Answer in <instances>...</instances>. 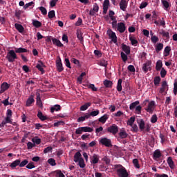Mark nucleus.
Wrapping results in <instances>:
<instances>
[{
  "label": "nucleus",
  "instance_id": "nucleus-1",
  "mask_svg": "<svg viewBox=\"0 0 177 177\" xmlns=\"http://www.w3.org/2000/svg\"><path fill=\"white\" fill-rule=\"evenodd\" d=\"M116 174L118 177H129V174L127 171V169L121 165H117L115 166Z\"/></svg>",
  "mask_w": 177,
  "mask_h": 177
},
{
  "label": "nucleus",
  "instance_id": "nucleus-2",
  "mask_svg": "<svg viewBox=\"0 0 177 177\" xmlns=\"http://www.w3.org/2000/svg\"><path fill=\"white\" fill-rule=\"evenodd\" d=\"M6 58L9 62V63H13L15 60L17 59V55L16 54V51L14 50H10L8 52Z\"/></svg>",
  "mask_w": 177,
  "mask_h": 177
},
{
  "label": "nucleus",
  "instance_id": "nucleus-3",
  "mask_svg": "<svg viewBox=\"0 0 177 177\" xmlns=\"http://www.w3.org/2000/svg\"><path fill=\"white\" fill-rule=\"evenodd\" d=\"M99 143L100 145H102V146H105V147H113L111 140L106 137L100 138Z\"/></svg>",
  "mask_w": 177,
  "mask_h": 177
},
{
  "label": "nucleus",
  "instance_id": "nucleus-4",
  "mask_svg": "<svg viewBox=\"0 0 177 177\" xmlns=\"http://www.w3.org/2000/svg\"><path fill=\"white\" fill-rule=\"evenodd\" d=\"M156 106V102L154 101H150L147 107L145 108V110L147 113H149V114H153V112L154 111V107Z\"/></svg>",
  "mask_w": 177,
  "mask_h": 177
},
{
  "label": "nucleus",
  "instance_id": "nucleus-5",
  "mask_svg": "<svg viewBox=\"0 0 177 177\" xmlns=\"http://www.w3.org/2000/svg\"><path fill=\"white\" fill-rule=\"evenodd\" d=\"M56 67L58 73H62L64 70L63 63H62V59L59 56L57 57V59L56 60Z\"/></svg>",
  "mask_w": 177,
  "mask_h": 177
},
{
  "label": "nucleus",
  "instance_id": "nucleus-6",
  "mask_svg": "<svg viewBox=\"0 0 177 177\" xmlns=\"http://www.w3.org/2000/svg\"><path fill=\"white\" fill-rule=\"evenodd\" d=\"M107 132L112 133L113 135H117L118 133V127L115 124L107 128Z\"/></svg>",
  "mask_w": 177,
  "mask_h": 177
},
{
  "label": "nucleus",
  "instance_id": "nucleus-7",
  "mask_svg": "<svg viewBox=\"0 0 177 177\" xmlns=\"http://www.w3.org/2000/svg\"><path fill=\"white\" fill-rule=\"evenodd\" d=\"M151 61H147L146 63L143 64L142 65V70L144 72L147 73L151 70Z\"/></svg>",
  "mask_w": 177,
  "mask_h": 177
},
{
  "label": "nucleus",
  "instance_id": "nucleus-8",
  "mask_svg": "<svg viewBox=\"0 0 177 177\" xmlns=\"http://www.w3.org/2000/svg\"><path fill=\"white\" fill-rule=\"evenodd\" d=\"M108 35L113 44H117V35L112 30L108 31Z\"/></svg>",
  "mask_w": 177,
  "mask_h": 177
},
{
  "label": "nucleus",
  "instance_id": "nucleus-9",
  "mask_svg": "<svg viewBox=\"0 0 177 177\" xmlns=\"http://www.w3.org/2000/svg\"><path fill=\"white\" fill-rule=\"evenodd\" d=\"M36 104L40 109H44V105L42 104V100H41V94L39 93H36Z\"/></svg>",
  "mask_w": 177,
  "mask_h": 177
},
{
  "label": "nucleus",
  "instance_id": "nucleus-10",
  "mask_svg": "<svg viewBox=\"0 0 177 177\" xmlns=\"http://www.w3.org/2000/svg\"><path fill=\"white\" fill-rule=\"evenodd\" d=\"M119 6L121 10L125 12L127 10V8H128V1H127V0H121L119 3Z\"/></svg>",
  "mask_w": 177,
  "mask_h": 177
},
{
  "label": "nucleus",
  "instance_id": "nucleus-11",
  "mask_svg": "<svg viewBox=\"0 0 177 177\" xmlns=\"http://www.w3.org/2000/svg\"><path fill=\"white\" fill-rule=\"evenodd\" d=\"M42 67H45V64H44V62H42V61H39L38 64H37L36 65V68H37L39 71H41V74H44L45 70H44V68Z\"/></svg>",
  "mask_w": 177,
  "mask_h": 177
},
{
  "label": "nucleus",
  "instance_id": "nucleus-12",
  "mask_svg": "<svg viewBox=\"0 0 177 177\" xmlns=\"http://www.w3.org/2000/svg\"><path fill=\"white\" fill-rule=\"evenodd\" d=\"M110 6V0H104L103 3V15H106L107 13V10H109V6Z\"/></svg>",
  "mask_w": 177,
  "mask_h": 177
},
{
  "label": "nucleus",
  "instance_id": "nucleus-13",
  "mask_svg": "<svg viewBox=\"0 0 177 177\" xmlns=\"http://www.w3.org/2000/svg\"><path fill=\"white\" fill-rule=\"evenodd\" d=\"M127 28L125 27V24L123 22H120L118 24V31L120 32V34H122V32H125V30Z\"/></svg>",
  "mask_w": 177,
  "mask_h": 177
},
{
  "label": "nucleus",
  "instance_id": "nucleus-14",
  "mask_svg": "<svg viewBox=\"0 0 177 177\" xmlns=\"http://www.w3.org/2000/svg\"><path fill=\"white\" fill-rule=\"evenodd\" d=\"M165 91H168V84L167 83L166 80L162 82V88H160L159 93H163L165 92Z\"/></svg>",
  "mask_w": 177,
  "mask_h": 177
},
{
  "label": "nucleus",
  "instance_id": "nucleus-15",
  "mask_svg": "<svg viewBox=\"0 0 177 177\" xmlns=\"http://www.w3.org/2000/svg\"><path fill=\"white\" fill-rule=\"evenodd\" d=\"M9 86H10L9 84H8L7 82H3L1 86L0 93H3L5 91H8V89H9Z\"/></svg>",
  "mask_w": 177,
  "mask_h": 177
},
{
  "label": "nucleus",
  "instance_id": "nucleus-16",
  "mask_svg": "<svg viewBox=\"0 0 177 177\" xmlns=\"http://www.w3.org/2000/svg\"><path fill=\"white\" fill-rule=\"evenodd\" d=\"M122 49L123 52L126 53V55H129L131 53V47L129 46H127V44H122Z\"/></svg>",
  "mask_w": 177,
  "mask_h": 177
},
{
  "label": "nucleus",
  "instance_id": "nucleus-17",
  "mask_svg": "<svg viewBox=\"0 0 177 177\" xmlns=\"http://www.w3.org/2000/svg\"><path fill=\"white\" fill-rule=\"evenodd\" d=\"M167 164L171 168V169H174L175 168V163L174 162V160H172V157L169 156L167 158Z\"/></svg>",
  "mask_w": 177,
  "mask_h": 177
},
{
  "label": "nucleus",
  "instance_id": "nucleus-18",
  "mask_svg": "<svg viewBox=\"0 0 177 177\" xmlns=\"http://www.w3.org/2000/svg\"><path fill=\"white\" fill-rule=\"evenodd\" d=\"M77 38L80 41V44L84 45V37H82V32L81 30H77L76 32Z\"/></svg>",
  "mask_w": 177,
  "mask_h": 177
},
{
  "label": "nucleus",
  "instance_id": "nucleus-19",
  "mask_svg": "<svg viewBox=\"0 0 177 177\" xmlns=\"http://www.w3.org/2000/svg\"><path fill=\"white\" fill-rule=\"evenodd\" d=\"M52 41H53V45H56L59 48L63 47V44H62L60 40H59V39H56L55 37H52Z\"/></svg>",
  "mask_w": 177,
  "mask_h": 177
},
{
  "label": "nucleus",
  "instance_id": "nucleus-20",
  "mask_svg": "<svg viewBox=\"0 0 177 177\" xmlns=\"http://www.w3.org/2000/svg\"><path fill=\"white\" fill-rule=\"evenodd\" d=\"M35 102V100H34V95H31L28 97V99L26 101V107H30L31 104Z\"/></svg>",
  "mask_w": 177,
  "mask_h": 177
},
{
  "label": "nucleus",
  "instance_id": "nucleus-21",
  "mask_svg": "<svg viewBox=\"0 0 177 177\" xmlns=\"http://www.w3.org/2000/svg\"><path fill=\"white\" fill-rule=\"evenodd\" d=\"M81 159H82V155L81 154L80 151H77L75 153L73 160L75 162H78V161H80Z\"/></svg>",
  "mask_w": 177,
  "mask_h": 177
},
{
  "label": "nucleus",
  "instance_id": "nucleus-22",
  "mask_svg": "<svg viewBox=\"0 0 177 177\" xmlns=\"http://www.w3.org/2000/svg\"><path fill=\"white\" fill-rule=\"evenodd\" d=\"M15 27L16 30H17V31H19V32H20L21 34H23V32H24V27H23L21 24H15Z\"/></svg>",
  "mask_w": 177,
  "mask_h": 177
},
{
  "label": "nucleus",
  "instance_id": "nucleus-23",
  "mask_svg": "<svg viewBox=\"0 0 177 177\" xmlns=\"http://www.w3.org/2000/svg\"><path fill=\"white\" fill-rule=\"evenodd\" d=\"M62 110V106L59 104H55L50 107V112L55 113V111H60Z\"/></svg>",
  "mask_w": 177,
  "mask_h": 177
},
{
  "label": "nucleus",
  "instance_id": "nucleus-24",
  "mask_svg": "<svg viewBox=\"0 0 177 177\" xmlns=\"http://www.w3.org/2000/svg\"><path fill=\"white\" fill-rule=\"evenodd\" d=\"M20 167V160L17 159L16 160L13 161L10 165V168H12V169H15V168H16V167Z\"/></svg>",
  "mask_w": 177,
  "mask_h": 177
},
{
  "label": "nucleus",
  "instance_id": "nucleus-25",
  "mask_svg": "<svg viewBox=\"0 0 177 177\" xmlns=\"http://www.w3.org/2000/svg\"><path fill=\"white\" fill-rule=\"evenodd\" d=\"M91 160V164H97L99 162V156L94 153Z\"/></svg>",
  "mask_w": 177,
  "mask_h": 177
},
{
  "label": "nucleus",
  "instance_id": "nucleus-26",
  "mask_svg": "<svg viewBox=\"0 0 177 177\" xmlns=\"http://www.w3.org/2000/svg\"><path fill=\"white\" fill-rule=\"evenodd\" d=\"M91 106L92 103L86 102V104L80 106V111H85V110H88V108L91 107Z\"/></svg>",
  "mask_w": 177,
  "mask_h": 177
},
{
  "label": "nucleus",
  "instance_id": "nucleus-27",
  "mask_svg": "<svg viewBox=\"0 0 177 177\" xmlns=\"http://www.w3.org/2000/svg\"><path fill=\"white\" fill-rule=\"evenodd\" d=\"M109 120V115L104 114L101 118L98 119L99 122H102V124H105L106 121Z\"/></svg>",
  "mask_w": 177,
  "mask_h": 177
},
{
  "label": "nucleus",
  "instance_id": "nucleus-28",
  "mask_svg": "<svg viewBox=\"0 0 177 177\" xmlns=\"http://www.w3.org/2000/svg\"><path fill=\"white\" fill-rule=\"evenodd\" d=\"M138 124L140 131H143L145 129V126L146 125L145 120H143V119H140L138 121Z\"/></svg>",
  "mask_w": 177,
  "mask_h": 177
},
{
  "label": "nucleus",
  "instance_id": "nucleus-29",
  "mask_svg": "<svg viewBox=\"0 0 177 177\" xmlns=\"http://www.w3.org/2000/svg\"><path fill=\"white\" fill-rule=\"evenodd\" d=\"M32 24L36 28H39V27H41V26H42V24L37 19H32Z\"/></svg>",
  "mask_w": 177,
  "mask_h": 177
},
{
  "label": "nucleus",
  "instance_id": "nucleus-30",
  "mask_svg": "<svg viewBox=\"0 0 177 177\" xmlns=\"http://www.w3.org/2000/svg\"><path fill=\"white\" fill-rule=\"evenodd\" d=\"M162 68V61L158 60L156 64V71H160Z\"/></svg>",
  "mask_w": 177,
  "mask_h": 177
},
{
  "label": "nucleus",
  "instance_id": "nucleus-31",
  "mask_svg": "<svg viewBox=\"0 0 177 177\" xmlns=\"http://www.w3.org/2000/svg\"><path fill=\"white\" fill-rule=\"evenodd\" d=\"M90 118L89 113H86L84 116H81L77 119V122H82Z\"/></svg>",
  "mask_w": 177,
  "mask_h": 177
},
{
  "label": "nucleus",
  "instance_id": "nucleus-32",
  "mask_svg": "<svg viewBox=\"0 0 177 177\" xmlns=\"http://www.w3.org/2000/svg\"><path fill=\"white\" fill-rule=\"evenodd\" d=\"M28 52V50L24 48H15V53H27Z\"/></svg>",
  "mask_w": 177,
  "mask_h": 177
},
{
  "label": "nucleus",
  "instance_id": "nucleus-33",
  "mask_svg": "<svg viewBox=\"0 0 177 177\" xmlns=\"http://www.w3.org/2000/svg\"><path fill=\"white\" fill-rule=\"evenodd\" d=\"M119 136L121 138V139H125L126 138H128V133L127 131H125V130H120Z\"/></svg>",
  "mask_w": 177,
  "mask_h": 177
},
{
  "label": "nucleus",
  "instance_id": "nucleus-34",
  "mask_svg": "<svg viewBox=\"0 0 177 177\" xmlns=\"http://www.w3.org/2000/svg\"><path fill=\"white\" fill-rule=\"evenodd\" d=\"M160 157H161V151L159 149L156 150L153 152L154 160H157V158H160Z\"/></svg>",
  "mask_w": 177,
  "mask_h": 177
},
{
  "label": "nucleus",
  "instance_id": "nucleus-35",
  "mask_svg": "<svg viewBox=\"0 0 177 177\" xmlns=\"http://www.w3.org/2000/svg\"><path fill=\"white\" fill-rule=\"evenodd\" d=\"M159 34L160 35H162L164 38H166L167 39H169V32H165V30H161Z\"/></svg>",
  "mask_w": 177,
  "mask_h": 177
},
{
  "label": "nucleus",
  "instance_id": "nucleus-36",
  "mask_svg": "<svg viewBox=\"0 0 177 177\" xmlns=\"http://www.w3.org/2000/svg\"><path fill=\"white\" fill-rule=\"evenodd\" d=\"M160 82H161V77L160 76H156L153 79V84L156 86H158L160 85Z\"/></svg>",
  "mask_w": 177,
  "mask_h": 177
},
{
  "label": "nucleus",
  "instance_id": "nucleus-37",
  "mask_svg": "<svg viewBox=\"0 0 177 177\" xmlns=\"http://www.w3.org/2000/svg\"><path fill=\"white\" fill-rule=\"evenodd\" d=\"M37 117H38V118H39V120H41V121H45V120H48V118H46V116L44 115V114L41 111H38Z\"/></svg>",
  "mask_w": 177,
  "mask_h": 177
},
{
  "label": "nucleus",
  "instance_id": "nucleus-38",
  "mask_svg": "<svg viewBox=\"0 0 177 177\" xmlns=\"http://www.w3.org/2000/svg\"><path fill=\"white\" fill-rule=\"evenodd\" d=\"M122 80L119 79L118 81L117 91L118 92H121L122 91Z\"/></svg>",
  "mask_w": 177,
  "mask_h": 177
},
{
  "label": "nucleus",
  "instance_id": "nucleus-39",
  "mask_svg": "<svg viewBox=\"0 0 177 177\" xmlns=\"http://www.w3.org/2000/svg\"><path fill=\"white\" fill-rule=\"evenodd\" d=\"M139 104H140L139 101H136L134 102H132L131 104H130V106H129L130 110H133L134 109H136V107Z\"/></svg>",
  "mask_w": 177,
  "mask_h": 177
},
{
  "label": "nucleus",
  "instance_id": "nucleus-40",
  "mask_svg": "<svg viewBox=\"0 0 177 177\" xmlns=\"http://www.w3.org/2000/svg\"><path fill=\"white\" fill-rule=\"evenodd\" d=\"M104 85L106 88H111V86H113V82H111L110 80H105L104 81Z\"/></svg>",
  "mask_w": 177,
  "mask_h": 177
},
{
  "label": "nucleus",
  "instance_id": "nucleus-41",
  "mask_svg": "<svg viewBox=\"0 0 177 177\" xmlns=\"http://www.w3.org/2000/svg\"><path fill=\"white\" fill-rule=\"evenodd\" d=\"M171 52V47L169 46H166L165 48V50H164V56L165 57H168V55H169V53Z\"/></svg>",
  "mask_w": 177,
  "mask_h": 177
},
{
  "label": "nucleus",
  "instance_id": "nucleus-42",
  "mask_svg": "<svg viewBox=\"0 0 177 177\" xmlns=\"http://www.w3.org/2000/svg\"><path fill=\"white\" fill-rule=\"evenodd\" d=\"M87 88H88V89H91L93 92H97V88H96L93 84H87Z\"/></svg>",
  "mask_w": 177,
  "mask_h": 177
},
{
  "label": "nucleus",
  "instance_id": "nucleus-43",
  "mask_svg": "<svg viewBox=\"0 0 177 177\" xmlns=\"http://www.w3.org/2000/svg\"><path fill=\"white\" fill-rule=\"evenodd\" d=\"M21 13H23V11L20 10H15V17L17 19V20H20Z\"/></svg>",
  "mask_w": 177,
  "mask_h": 177
},
{
  "label": "nucleus",
  "instance_id": "nucleus-44",
  "mask_svg": "<svg viewBox=\"0 0 177 177\" xmlns=\"http://www.w3.org/2000/svg\"><path fill=\"white\" fill-rule=\"evenodd\" d=\"M162 48H164V44H162V43L158 44L156 47V53H158L160 50H162Z\"/></svg>",
  "mask_w": 177,
  "mask_h": 177
},
{
  "label": "nucleus",
  "instance_id": "nucleus-45",
  "mask_svg": "<svg viewBox=\"0 0 177 177\" xmlns=\"http://www.w3.org/2000/svg\"><path fill=\"white\" fill-rule=\"evenodd\" d=\"M129 41L133 46H136V45H138V40L134 39L133 37H129Z\"/></svg>",
  "mask_w": 177,
  "mask_h": 177
},
{
  "label": "nucleus",
  "instance_id": "nucleus-46",
  "mask_svg": "<svg viewBox=\"0 0 177 177\" xmlns=\"http://www.w3.org/2000/svg\"><path fill=\"white\" fill-rule=\"evenodd\" d=\"M28 164V160L27 159L24 160L22 162L19 160V167L20 168H23V167H26Z\"/></svg>",
  "mask_w": 177,
  "mask_h": 177
},
{
  "label": "nucleus",
  "instance_id": "nucleus-47",
  "mask_svg": "<svg viewBox=\"0 0 177 177\" xmlns=\"http://www.w3.org/2000/svg\"><path fill=\"white\" fill-rule=\"evenodd\" d=\"M100 113V111H99V110L93 111L88 113V115H90V117H96V115H99Z\"/></svg>",
  "mask_w": 177,
  "mask_h": 177
},
{
  "label": "nucleus",
  "instance_id": "nucleus-48",
  "mask_svg": "<svg viewBox=\"0 0 177 177\" xmlns=\"http://www.w3.org/2000/svg\"><path fill=\"white\" fill-rule=\"evenodd\" d=\"M161 1H162V5H163L165 10H167V9L169 8V3L166 0H161Z\"/></svg>",
  "mask_w": 177,
  "mask_h": 177
},
{
  "label": "nucleus",
  "instance_id": "nucleus-49",
  "mask_svg": "<svg viewBox=\"0 0 177 177\" xmlns=\"http://www.w3.org/2000/svg\"><path fill=\"white\" fill-rule=\"evenodd\" d=\"M55 177H66V176L63 174L61 170H56L55 171Z\"/></svg>",
  "mask_w": 177,
  "mask_h": 177
},
{
  "label": "nucleus",
  "instance_id": "nucleus-50",
  "mask_svg": "<svg viewBox=\"0 0 177 177\" xmlns=\"http://www.w3.org/2000/svg\"><path fill=\"white\" fill-rule=\"evenodd\" d=\"M158 120V118L157 117V115L154 114L151 118V122L152 124H156L157 121Z\"/></svg>",
  "mask_w": 177,
  "mask_h": 177
},
{
  "label": "nucleus",
  "instance_id": "nucleus-51",
  "mask_svg": "<svg viewBox=\"0 0 177 177\" xmlns=\"http://www.w3.org/2000/svg\"><path fill=\"white\" fill-rule=\"evenodd\" d=\"M133 164L136 168H138V169L140 168V165H139V160L137 158L133 160Z\"/></svg>",
  "mask_w": 177,
  "mask_h": 177
},
{
  "label": "nucleus",
  "instance_id": "nucleus-52",
  "mask_svg": "<svg viewBox=\"0 0 177 177\" xmlns=\"http://www.w3.org/2000/svg\"><path fill=\"white\" fill-rule=\"evenodd\" d=\"M39 10L41 12V14L44 15V16H46L48 15V10H46V8L45 7H39Z\"/></svg>",
  "mask_w": 177,
  "mask_h": 177
},
{
  "label": "nucleus",
  "instance_id": "nucleus-53",
  "mask_svg": "<svg viewBox=\"0 0 177 177\" xmlns=\"http://www.w3.org/2000/svg\"><path fill=\"white\" fill-rule=\"evenodd\" d=\"M133 122H135V117H131L127 121V125L131 127L133 125Z\"/></svg>",
  "mask_w": 177,
  "mask_h": 177
},
{
  "label": "nucleus",
  "instance_id": "nucleus-54",
  "mask_svg": "<svg viewBox=\"0 0 177 177\" xmlns=\"http://www.w3.org/2000/svg\"><path fill=\"white\" fill-rule=\"evenodd\" d=\"M83 128V132H93V128L89 127H84Z\"/></svg>",
  "mask_w": 177,
  "mask_h": 177
},
{
  "label": "nucleus",
  "instance_id": "nucleus-55",
  "mask_svg": "<svg viewBox=\"0 0 177 177\" xmlns=\"http://www.w3.org/2000/svg\"><path fill=\"white\" fill-rule=\"evenodd\" d=\"M78 165L80 167V168H85V162H84V159L82 158L80 160H78Z\"/></svg>",
  "mask_w": 177,
  "mask_h": 177
},
{
  "label": "nucleus",
  "instance_id": "nucleus-56",
  "mask_svg": "<svg viewBox=\"0 0 177 177\" xmlns=\"http://www.w3.org/2000/svg\"><path fill=\"white\" fill-rule=\"evenodd\" d=\"M160 76L162 78H165V75H167V71L165 70V68H162L160 69Z\"/></svg>",
  "mask_w": 177,
  "mask_h": 177
},
{
  "label": "nucleus",
  "instance_id": "nucleus-57",
  "mask_svg": "<svg viewBox=\"0 0 177 177\" xmlns=\"http://www.w3.org/2000/svg\"><path fill=\"white\" fill-rule=\"evenodd\" d=\"M48 162L52 167H55V165H56V160H55V159H53V158L48 159Z\"/></svg>",
  "mask_w": 177,
  "mask_h": 177
},
{
  "label": "nucleus",
  "instance_id": "nucleus-58",
  "mask_svg": "<svg viewBox=\"0 0 177 177\" xmlns=\"http://www.w3.org/2000/svg\"><path fill=\"white\" fill-rule=\"evenodd\" d=\"M120 55L122 60H123V62H127V60H128V55H127V54H125L124 52H122Z\"/></svg>",
  "mask_w": 177,
  "mask_h": 177
},
{
  "label": "nucleus",
  "instance_id": "nucleus-59",
  "mask_svg": "<svg viewBox=\"0 0 177 177\" xmlns=\"http://www.w3.org/2000/svg\"><path fill=\"white\" fill-rule=\"evenodd\" d=\"M48 19H53L56 15L55 14V10H52L50 12H48Z\"/></svg>",
  "mask_w": 177,
  "mask_h": 177
},
{
  "label": "nucleus",
  "instance_id": "nucleus-60",
  "mask_svg": "<svg viewBox=\"0 0 177 177\" xmlns=\"http://www.w3.org/2000/svg\"><path fill=\"white\" fill-rule=\"evenodd\" d=\"M151 41L153 44H157V42L159 41V39L157 37V36L154 35L151 37Z\"/></svg>",
  "mask_w": 177,
  "mask_h": 177
},
{
  "label": "nucleus",
  "instance_id": "nucleus-61",
  "mask_svg": "<svg viewBox=\"0 0 177 177\" xmlns=\"http://www.w3.org/2000/svg\"><path fill=\"white\" fill-rule=\"evenodd\" d=\"M135 113L136 114H140L142 113V106L140 105L136 107Z\"/></svg>",
  "mask_w": 177,
  "mask_h": 177
},
{
  "label": "nucleus",
  "instance_id": "nucleus-62",
  "mask_svg": "<svg viewBox=\"0 0 177 177\" xmlns=\"http://www.w3.org/2000/svg\"><path fill=\"white\" fill-rule=\"evenodd\" d=\"M107 61H106L105 59H102L100 62V66H101L102 67H107Z\"/></svg>",
  "mask_w": 177,
  "mask_h": 177
},
{
  "label": "nucleus",
  "instance_id": "nucleus-63",
  "mask_svg": "<svg viewBox=\"0 0 177 177\" xmlns=\"http://www.w3.org/2000/svg\"><path fill=\"white\" fill-rule=\"evenodd\" d=\"M131 127V131L133 132H138L139 131V127H138L137 124H132Z\"/></svg>",
  "mask_w": 177,
  "mask_h": 177
},
{
  "label": "nucleus",
  "instance_id": "nucleus-64",
  "mask_svg": "<svg viewBox=\"0 0 177 177\" xmlns=\"http://www.w3.org/2000/svg\"><path fill=\"white\" fill-rule=\"evenodd\" d=\"M174 93L175 96H176V95H177V82H175L174 83Z\"/></svg>",
  "mask_w": 177,
  "mask_h": 177
}]
</instances>
